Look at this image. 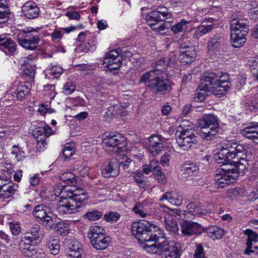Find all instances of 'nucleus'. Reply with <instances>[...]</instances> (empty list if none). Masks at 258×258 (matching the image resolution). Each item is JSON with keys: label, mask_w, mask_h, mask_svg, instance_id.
<instances>
[{"label": "nucleus", "mask_w": 258, "mask_h": 258, "mask_svg": "<svg viewBox=\"0 0 258 258\" xmlns=\"http://www.w3.org/2000/svg\"><path fill=\"white\" fill-rule=\"evenodd\" d=\"M243 135L258 144V122H252L243 130Z\"/></svg>", "instance_id": "5701e85b"}, {"label": "nucleus", "mask_w": 258, "mask_h": 258, "mask_svg": "<svg viewBox=\"0 0 258 258\" xmlns=\"http://www.w3.org/2000/svg\"><path fill=\"white\" fill-rule=\"evenodd\" d=\"M10 228L12 234L14 235H18L21 232V228L19 225L13 222L10 223Z\"/></svg>", "instance_id": "13d9d810"}, {"label": "nucleus", "mask_w": 258, "mask_h": 258, "mask_svg": "<svg viewBox=\"0 0 258 258\" xmlns=\"http://www.w3.org/2000/svg\"><path fill=\"white\" fill-rule=\"evenodd\" d=\"M247 30L231 31V43L234 47H239L243 45L246 41L245 36Z\"/></svg>", "instance_id": "412c9836"}, {"label": "nucleus", "mask_w": 258, "mask_h": 258, "mask_svg": "<svg viewBox=\"0 0 258 258\" xmlns=\"http://www.w3.org/2000/svg\"><path fill=\"white\" fill-rule=\"evenodd\" d=\"M67 198L74 203L77 204L79 208H82L86 205L88 197L85 191L82 188H78L75 190H71L67 194Z\"/></svg>", "instance_id": "ddd939ff"}, {"label": "nucleus", "mask_w": 258, "mask_h": 258, "mask_svg": "<svg viewBox=\"0 0 258 258\" xmlns=\"http://www.w3.org/2000/svg\"><path fill=\"white\" fill-rule=\"evenodd\" d=\"M75 154L73 148L70 146H66L62 150V156L64 160L69 159Z\"/></svg>", "instance_id": "6e6d98bb"}, {"label": "nucleus", "mask_w": 258, "mask_h": 258, "mask_svg": "<svg viewBox=\"0 0 258 258\" xmlns=\"http://www.w3.org/2000/svg\"><path fill=\"white\" fill-rule=\"evenodd\" d=\"M203 77L206 84L199 86L201 91H212L215 95L220 97L225 95L229 90L228 86H221L225 80L221 79V75L219 73L207 71L204 74Z\"/></svg>", "instance_id": "f03ea898"}, {"label": "nucleus", "mask_w": 258, "mask_h": 258, "mask_svg": "<svg viewBox=\"0 0 258 258\" xmlns=\"http://www.w3.org/2000/svg\"><path fill=\"white\" fill-rule=\"evenodd\" d=\"M159 12H154L153 11L146 17V21L151 28L157 24L159 22L164 21L159 16Z\"/></svg>", "instance_id": "f704fd0d"}, {"label": "nucleus", "mask_w": 258, "mask_h": 258, "mask_svg": "<svg viewBox=\"0 0 258 258\" xmlns=\"http://www.w3.org/2000/svg\"><path fill=\"white\" fill-rule=\"evenodd\" d=\"M105 220L108 222H116L120 218V215L118 213L111 212L104 215Z\"/></svg>", "instance_id": "8fccbe9b"}, {"label": "nucleus", "mask_w": 258, "mask_h": 258, "mask_svg": "<svg viewBox=\"0 0 258 258\" xmlns=\"http://www.w3.org/2000/svg\"><path fill=\"white\" fill-rule=\"evenodd\" d=\"M9 17V13L8 10H0V23L6 22Z\"/></svg>", "instance_id": "e2e57ef3"}, {"label": "nucleus", "mask_w": 258, "mask_h": 258, "mask_svg": "<svg viewBox=\"0 0 258 258\" xmlns=\"http://www.w3.org/2000/svg\"><path fill=\"white\" fill-rule=\"evenodd\" d=\"M244 233L248 237L247 240L253 242L257 241L258 238V234L256 232L253 231L252 230L247 229L244 231Z\"/></svg>", "instance_id": "5fc2aeb1"}, {"label": "nucleus", "mask_w": 258, "mask_h": 258, "mask_svg": "<svg viewBox=\"0 0 258 258\" xmlns=\"http://www.w3.org/2000/svg\"><path fill=\"white\" fill-rule=\"evenodd\" d=\"M206 231L208 235L213 239H220L225 234L223 229L216 226L210 227Z\"/></svg>", "instance_id": "473e14b6"}, {"label": "nucleus", "mask_w": 258, "mask_h": 258, "mask_svg": "<svg viewBox=\"0 0 258 258\" xmlns=\"http://www.w3.org/2000/svg\"><path fill=\"white\" fill-rule=\"evenodd\" d=\"M237 179V174H227L218 170L215 176L214 180L217 188H224L233 183Z\"/></svg>", "instance_id": "dca6fc26"}, {"label": "nucleus", "mask_w": 258, "mask_h": 258, "mask_svg": "<svg viewBox=\"0 0 258 258\" xmlns=\"http://www.w3.org/2000/svg\"><path fill=\"white\" fill-rule=\"evenodd\" d=\"M35 74V66H26L25 68L23 69L22 72V75L23 77L30 79H32L34 78Z\"/></svg>", "instance_id": "de8ad7c7"}, {"label": "nucleus", "mask_w": 258, "mask_h": 258, "mask_svg": "<svg viewBox=\"0 0 258 258\" xmlns=\"http://www.w3.org/2000/svg\"><path fill=\"white\" fill-rule=\"evenodd\" d=\"M61 201L60 203L62 204L56 205V210L60 214H70L76 213L81 209L77 205L74 203L73 201L70 200L67 197L61 196Z\"/></svg>", "instance_id": "4468645a"}, {"label": "nucleus", "mask_w": 258, "mask_h": 258, "mask_svg": "<svg viewBox=\"0 0 258 258\" xmlns=\"http://www.w3.org/2000/svg\"><path fill=\"white\" fill-rule=\"evenodd\" d=\"M37 243L31 239L30 235H25L21 237L19 243V247L23 254L26 256L30 257L36 253L35 246Z\"/></svg>", "instance_id": "9d476101"}, {"label": "nucleus", "mask_w": 258, "mask_h": 258, "mask_svg": "<svg viewBox=\"0 0 258 258\" xmlns=\"http://www.w3.org/2000/svg\"><path fill=\"white\" fill-rule=\"evenodd\" d=\"M19 44L27 50H34L38 45L40 37L34 29L20 30L17 34Z\"/></svg>", "instance_id": "39448f33"}, {"label": "nucleus", "mask_w": 258, "mask_h": 258, "mask_svg": "<svg viewBox=\"0 0 258 258\" xmlns=\"http://www.w3.org/2000/svg\"><path fill=\"white\" fill-rule=\"evenodd\" d=\"M214 158L216 162L222 164V165L227 163L228 162H230L232 160L222 148L214 155Z\"/></svg>", "instance_id": "c9c22d12"}, {"label": "nucleus", "mask_w": 258, "mask_h": 258, "mask_svg": "<svg viewBox=\"0 0 258 258\" xmlns=\"http://www.w3.org/2000/svg\"><path fill=\"white\" fill-rule=\"evenodd\" d=\"M28 92L29 89L27 86L20 85L18 87L16 91L13 92V96L14 97H16L17 100H21L25 97Z\"/></svg>", "instance_id": "a19ab883"}, {"label": "nucleus", "mask_w": 258, "mask_h": 258, "mask_svg": "<svg viewBox=\"0 0 258 258\" xmlns=\"http://www.w3.org/2000/svg\"><path fill=\"white\" fill-rule=\"evenodd\" d=\"M164 219L166 230L172 234H176L179 230L176 219L170 215H165Z\"/></svg>", "instance_id": "cd10ccee"}, {"label": "nucleus", "mask_w": 258, "mask_h": 258, "mask_svg": "<svg viewBox=\"0 0 258 258\" xmlns=\"http://www.w3.org/2000/svg\"><path fill=\"white\" fill-rule=\"evenodd\" d=\"M147 86L154 94L163 95L169 93L171 90V86L168 79L162 77H156L148 81Z\"/></svg>", "instance_id": "6e6552de"}, {"label": "nucleus", "mask_w": 258, "mask_h": 258, "mask_svg": "<svg viewBox=\"0 0 258 258\" xmlns=\"http://www.w3.org/2000/svg\"><path fill=\"white\" fill-rule=\"evenodd\" d=\"M124 141V138L119 133H110L103 140V143L106 146L112 148L118 147Z\"/></svg>", "instance_id": "aec40b11"}, {"label": "nucleus", "mask_w": 258, "mask_h": 258, "mask_svg": "<svg viewBox=\"0 0 258 258\" xmlns=\"http://www.w3.org/2000/svg\"><path fill=\"white\" fill-rule=\"evenodd\" d=\"M18 185L12 181H8L0 188V199L2 197H9L17 190Z\"/></svg>", "instance_id": "c85d7f7f"}, {"label": "nucleus", "mask_w": 258, "mask_h": 258, "mask_svg": "<svg viewBox=\"0 0 258 258\" xmlns=\"http://www.w3.org/2000/svg\"><path fill=\"white\" fill-rule=\"evenodd\" d=\"M188 22L183 19L181 21L174 25H173L171 29L175 34H178L179 32H183L187 29V24Z\"/></svg>", "instance_id": "79ce46f5"}, {"label": "nucleus", "mask_w": 258, "mask_h": 258, "mask_svg": "<svg viewBox=\"0 0 258 258\" xmlns=\"http://www.w3.org/2000/svg\"><path fill=\"white\" fill-rule=\"evenodd\" d=\"M197 133L191 128L184 129L175 133L176 142L183 150H188L193 145L198 144Z\"/></svg>", "instance_id": "423d86ee"}, {"label": "nucleus", "mask_w": 258, "mask_h": 258, "mask_svg": "<svg viewBox=\"0 0 258 258\" xmlns=\"http://www.w3.org/2000/svg\"><path fill=\"white\" fill-rule=\"evenodd\" d=\"M248 165V161L246 160L245 158L240 157L238 160L234 159V160H233L232 159L227 163L222 165V167L218 169V170L227 174H233V173H236L237 178L239 174L242 173L243 174L244 173Z\"/></svg>", "instance_id": "0eeeda50"}, {"label": "nucleus", "mask_w": 258, "mask_h": 258, "mask_svg": "<svg viewBox=\"0 0 258 258\" xmlns=\"http://www.w3.org/2000/svg\"><path fill=\"white\" fill-rule=\"evenodd\" d=\"M164 141V138L160 135H153L149 138L147 148L153 156L159 154L163 149Z\"/></svg>", "instance_id": "2eb2a0df"}, {"label": "nucleus", "mask_w": 258, "mask_h": 258, "mask_svg": "<svg viewBox=\"0 0 258 258\" xmlns=\"http://www.w3.org/2000/svg\"><path fill=\"white\" fill-rule=\"evenodd\" d=\"M54 228L58 234L62 236L67 235L70 231L69 225L63 221L57 222Z\"/></svg>", "instance_id": "4c0bfd02"}, {"label": "nucleus", "mask_w": 258, "mask_h": 258, "mask_svg": "<svg viewBox=\"0 0 258 258\" xmlns=\"http://www.w3.org/2000/svg\"><path fill=\"white\" fill-rule=\"evenodd\" d=\"M213 28V25H201L194 29L193 37L196 39H199L201 36L211 31Z\"/></svg>", "instance_id": "72a5a7b5"}, {"label": "nucleus", "mask_w": 258, "mask_h": 258, "mask_svg": "<svg viewBox=\"0 0 258 258\" xmlns=\"http://www.w3.org/2000/svg\"><path fill=\"white\" fill-rule=\"evenodd\" d=\"M204 91H201L199 87L195 93V100L197 102H202L205 100L206 93Z\"/></svg>", "instance_id": "4d7b16f0"}, {"label": "nucleus", "mask_w": 258, "mask_h": 258, "mask_svg": "<svg viewBox=\"0 0 258 258\" xmlns=\"http://www.w3.org/2000/svg\"><path fill=\"white\" fill-rule=\"evenodd\" d=\"M0 49H7L11 54L14 55L17 51V45L12 39L1 35Z\"/></svg>", "instance_id": "a878e982"}, {"label": "nucleus", "mask_w": 258, "mask_h": 258, "mask_svg": "<svg viewBox=\"0 0 258 258\" xmlns=\"http://www.w3.org/2000/svg\"><path fill=\"white\" fill-rule=\"evenodd\" d=\"M161 73V71L159 70H152L150 72H148L144 74L141 78V81L143 82H145L146 84H148V81L151 80L150 79L151 77L152 76L151 74H155L156 75H159Z\"/></svg>", "instance_id": "09e8293b"}, {"label": "nucleus", "mask_w": 258, "mask_h": 258, "mask_svg": "<svg viewBox=\"0 0 258 258\" xmlns=\"http://www.w3.org/2000/svg\"><path fill=\"white\" fill-rule=\"evenodd\" d=\"M120 163L116 159L104 162L101 168L102 175L106 177H114L119 173Z\"/></svg>", "instance_id": "9b49d317"}, {"label": "nucleus", "mask_w": 258, "mask_h": 258, "mask_svg": "<svg viewBox=\"0 0 258 258\" xmlns=\"http://www.w3.org/2000/svg\"><path fill=\"white\" fill-rule=\"evenodd\" d=\"M186 208L187 211H185V217L189 218V215H199L203 216L205 215L206 214L209 213L210 211L209 210H203L199 206L197 205L195 203L191 202L188 204Z\"/></svg>", "instance_id": "393cba45"}, {"label": "nucleus", "mask_w": 258, "mask_h": 258, "mask_svg": "<svg viewBox=\"0 0 258 258\" xmlns=\"http://www.w3.org/2000/svg\"><path fill=\"white\" fill-rule=\"evenodd\" d=\"M59 178L61 180L68 184L73 185L76 183L75 176L72 172H68L64 173L59 176Z\"/></svg>", "instance_id": "37998d69"}, {"label": "nucleus", "mask_w": 258, "mask_h": 258, "mask_svg": "<svg viewBox=\"0 0 258 258\" xmlns=\"http://www.w3.org/2000/svg\"><path fill=\"white\" fill-rule=\"evenodd\" d=\"M88 235L91 243L96 249H105L110 241V237L106 236L105 230L101 226H91Z\"/></svg>", "instance_id": "20e7f679"}, {"label": "nucleus", "mask_w": 258, "mask_h": 258, "mask_svg": "<svg viewBox=\"0 0 258 258\" xmlns=\"http://www.w3.org/2000/svg\"><path fill=\"white\" fill-rule=\"evenodd\" d=\"M183 174L187 176H196L199 173L198 167L194 164H185L182 167Z\"/></svg>", "instance_id": "e433bc0d"}, {"label": "nucleus", "mask_w": 258, "mask_h": 258, "mask_svg": "<svg viewBox=\"0 0 258 258\" xmlns=\"http://www.w3.org/2000/svg\"><path fill=\"white\" fill-rule=\"evenodd\" d=\"M59 241L58 239L50 238L47 242V246L53 255L58 253L60 250Z\"/></svg>", "instance_id": "ea45409f"}, {"label": "nucleus", "mask_w": 258, "mask_h": 258, "mask_svg": "<svg viewBox=\"0 0 258 258\" xmlns=\"http://www.w3.org/2000/svg\"><path fill=\"white\" fill-rule=\"evenodd\" d=\"M170 161V155L167 153H165L161 156V163L163 166H167L169 165Z\"/></svg>", "instance_id": "338daca9"}, {"label": "nucleus", "mask_w": 258, "mask_h": 258, "mask_svg": "<svg viewBox=\"0 0 258 258\" xmlns=\"http://www.w3.org/2000/svg\"><path fill=\"white\" fill-rule=\"evenodd\" d=\"M187 219L188 218L184 217L183 222L181 224V231L184 235L192 236L200 234L204 231L201 225L198 223L188 221Z\"/></svg>", "instance_id": "f8f14e48"}, {"label": "nucleus", "mask_w": 258, "mask_h": 258, "mask_svg": "<svg viewBox=\"0 0 258 258\" xmlns=\"http://www.w3.org/2000/svg\"><path fill=\"white\" fill-rule=\"evenodd\" d=\"M164 207L167 209L166 212L168 213L166 215L171 216L173 218L178 216L179 218L182 220L183 217H185V211H182L179 209H170L165 206Z\"/></svg>", "instance_id": "c03bdc74"}, {"label": "nucleus", "mask_w": 258, "mask_h": 258, "mask_svg": "<svg viewBox=\"0 0 258 258\" xmlns=\"http://www.w3.org/2000/svg\"><path fill=\"white\" fill-rule=\"evenodd\" d=\"M225 42L223 34L216 33L208 41L207 47L209 50H213L220 47Z\"/></svg>", "instance_id": "b1692460"}, {"label": "nucleus", "mask_w": 258, "mask_h": 258, "mask_svg": "<svg viewBox=\"0 0 258 258\" xmlns=\"http://www.w3.org/2000/svg\"><path fill=\"white\" fill-rule=\"evenodd\" d=\"M66 246L71 253L68 254V257L79 258L83 251L82 244L77 239L68 240L66 241Z\"/></svg>", "instance_id": "a211bd4d"}, {"label": "nucleus", "mask_w": 258, "mask_h": 258, "mask_svg": "<svg viewBox=\"0 0 258 258\" xmlns=\"http://www.w3.org/2000/svg\"><path fill=\"white\" fill-rule=\"evenodd\" d=\"M121 49L117 48L107 52L104 55L103 64H122L123 63L122 55H120Z\"/></svg>", "instance_id": "f3484780"}, {"label": "nucleus", "mask_w": 258, "mask_h": 258, "mask_svg": "<svg viewBox=\"0 0 258 258\" xmlns=\"http://www.w3.org/2000/svg\"><path fill=\"white\" fill-rule=\"evenodd\" d=\"M133 211L135 214L139 215L142 218L146 217L148 215V212L144 209L143 205L141 203H138L133 208Z\"/></svg>", "instance_id": "a18cd8bd"}, {"label": "nucleus", "mask_w": 258, "mask_h": 258, "mask_svg": "<svg viewBox=\"0 0 258 258\" xmlns=\"http://www.w3.org/2000/svg\"><path fill=\"white\" fill-rule=\"evenodd\" d=\"M196 56V51L195 47L190 45V46L184 50H181L179 58L182 59V63H190V59L194 58Z\"/></svg>", "instance_id": "bb28decb"}, {"label": "nucleus", "mask_w": 258, "mask_h": 258, "mask_svg": "<svg viewBox=\"0 0 258 258\" xmlns=\"http://www.w3.org/2000/svg\"><path fill=\"white\" fill-rule=\"evenodd\" d=\"M50 212V209L46 206L38 205L33 210V215L41 221L48 213Z\"/></svg>", "instance_id": "2f4dec72"}, {"label": "nucleus", "mask_w": 258, "mask_h": 258, "mask_svg": "<svg viewBox=\"0 0 258 258\" xmlns=\"http://www.w3.org/2000/svg\"><path fill=\"white\" fill-rule=\"evenodd\" d=\"M183 198L181 195L175 191H167L160 199V201H167L172 205L179 206L181 205Z\"/></svg>", "instance_id": "4be33fe9"}, {"label": "nucleus", "mask_w": 258, "mask_h": 258, "mask_svg": "<svg viewBox=\"0 0 258 258\" xmlns=\"http://www.w3.org/2000/svg\"><path fill=\"white\" fill-rule=\"evenodd\" d=\"M22 12L27 18L33 19L38 17L40 11L35 3L27 2L22 6Z\"/></svg>", "instance_id": "6ab92c4d"}, {"label": "nucleus", "mask_w": 258, "mask_h": 258, "mask_svg": "<svg viewBox=\"0 0 258 258\" xmlns=\"http://www.w3.org/2000/svg\"><path fill=\"white\" fill-rule=\"evenodd\" d=\"M248 21L243 17H240L237 20H231L230 23L231 31H241L246 29Z\"/></svg>", "instance_id": "c756f323"}, {"label": "nucleus", "mask_w": 258, "mask_h": 258, "mask_svg": "<svg viewBox=\"0 0 258 258\" xmlns=\"http://www.w3.org/2000/svg\"><path fill=\"white\" fill-rule=\"evenodd\" d=\"M198 126L205 129L200 133L204 140L210 141L217 134L219 130L218 118L213 114H204L198 120Z\"/></svg>", "instance_id": "7ed1b4c3"}, {"label": "nucleus", "mask_w": 258, "mask_h": 258, "mask_svg": "<svg viewBox=\"0 0 258 258\" xmlns=\"http://www.w3.org/2000/svg\"><path fill=\"white\" fill-rule=\"evenodd\" d=\"M132 228L133 235L147 251L162 255V258H180V244L166 240L162 230L158 227L139 220L133 222Z\"/></svg>", "instance_id": "f257e3e1"}, {"label": "nucleus", "mask_w": 258, "mask_h": 258, "mask_svg": "<svg viewBox=\"0 0 258 258\" xmlns=\"http://www.w3.org/2000/svg\"><path fill=\"white\" fill-rule=\"evenodd\" d=\"M76 86L72 82L65 84L63 87V93L66 95H70L75 91Z\"/></svg>", "instance_id": "864d4df0"}, {"label": "nucleus", "mask_w": 258, "mask_h": 258, "mask_svg": "<svg viewBox=\"0 0 258 258\" xmlns=\"http://www.w3.org/2000/svg\"><path fill=\"white\" fill-rule=\"evenodd\" d=\"M167 28V25L165 23H163L160 25H158L157 24L154 26L153 27H152V29L153 31H155L158 33H161V32L163 31L164 30Z\"/></svg>", "instance_id": "0e129e2a"}, {"label": "nucleus", "mask_w": 258, "mask_h": 258, "mask_svg": "<svg viewBox=\"0 0 258 258\" xmlns=\"http://www.w3.org/2000/svg\"><path fill=\"white\" fill-rule=\"evenodd\" d=\"M56 218L50 212L41 221V224L46 229H50L54 225Z\"/></svg>", "instance_id": "58836bf2"}, {"label": "nucleus", "mask_w": 258, "mask_h": 258, "mask_svg": "<svg viewBox=\"0 0 258 258\" xmlns=\"http://www.w3.org/2000/svg\"><path fill=\"white\" fill-rule=\"evenodd\" d=\"M102 213L97 210L87 212L83 216L89 220L95 221L99 219L102 216Z\"/></svg>", "instance_id": "49530a36"}, {"label": "nucleus", "mask_w": 258, "mask_h": 258, "mask_svg": "<svg viewBox=\"0 0 258 258\" xmlns=\"http://www.w3.org/2000/svg\"><path fill=\"white\" fill-rule=\"evenodd\" d=\"M44 91L48 92V94L52 97L54 98L56 93L55 92V86L52 84H47L44 86Z\"/></svg>", "instance_id": "052dcab7"}, {"label": "nucleus", "mask_w": 258, "mask_h": 258, "mask_svg": "<svg viewBox=\"0 0 258 258\" xmlns=\"http://www.w3.org/2000/svg\"><path fill=\"white\" fill-rule=\"evenodd\" d=\"M45 138L44 136L40 137V138L36 139V141L37 143V148L40 151H43L45 148V145H46V142L45 141Z\"/></svg>", "instance_id": "680f3d73"}, {"label": "nucleus", "mask_w": 258, "mask_h": 258, "mask_svg": "<svg viewBox=\"0 0 258 258\" xmlns=\"http://www.w3.org/2000/svg\"><path fill=\"white\" fill-rule=\"evenodd\" d=\"M91 43L93 44V45L91 46L90 47H87L86 46H85V43H80L77 48L75 49L76 51H83L84 52H87L88 51L92 52L95 50V43L92 41Z\"/></svg>", "instance_id": "603ef678"}, {"label": "nucleus", "mask_w": 258, "mask_h": 258, "mask_svg": "<svg viewBox=\"0 0 258 258\" xmlns=\"http://www.w3.org/2000/svg\"><path fill=\"white\" fill-rule=\"evenodd\" d=\"M225 153L231 158V159H239L240 154L243 153L242 155L245 158V147L243 145L239 144L235 142L228 141L221 148Z\"/></svg>", "instance_id": "1a4fd4ad"}, {"label": "nucleus", "mask_w": 258, "mask_h": 258, "mask_svg": "<svg viewBox=\"0 0 258 258\" xmlns=\"http://www.w3.org/2000/svg\"><path fill=\"white\" fill-rule=\"evenodd\" d=\"M253 242V241L247 240L246 242V248H245L244 252L245 254L249 255L251 253H253L254 252V250L252 249Z\"/></svg>", "instance_id": "69168bd1"}, {"label": "nucleus", "mask_w": 258, "mask_h": 258, "mask_svg": "<svg viewBox=\"0 0 258 258\" xmlns=\"http://www.w3.org/2000/svg\"><path fill=\"white\" fill-rule=\"evenodd\" d=\"M194 258H205L204 248L201 245H198L194 254Z\"/></svg>", "instance_id": "bf43d9fd"}, {"label": "nucleus", "mask_w": 258, "mask_h": 258, "mask_svg": "<svg viewBox=\"0 0 258 258\" xmlns=\"http://www.w3.org/2000/svg\"><path fill=\"white\" fill-rule=\"evenodd\" d=\"M66 16L68 17L70 19L79 20L80 19V14L75 11L68 12L66 13Z\"/></svg>", "instance_id": "774afa93"}, {"label": "nucleus", "mask_w": 258, "mask_h": 258, "mask_svg": "<svg viewBox=\"0 0 258 258\" xmlns=\"http://www.w3.org/2000/svg\"><path fill=\"white\" fill-rule=\"evenodd\" d=\"M25 235H30L31 239H32L37 243L40 242L42 235L40 226L38 224L33 225L29 231L27 232Z\"/></svg>", "instance_id": "7c9ffc66"}, {"label": "nucleus", "mask_w": 258, "mask_h": 258, "mask_svg": "<svg viewBox=\"0 0 258 258\" xmlns=\"http://www.w3.org/2000/svg\"><path fill=\"white\" fill-rule=\"evenodd\" d=\"M63 69L60 66H52L49 69V74L55 78H58L62 73Z\"/></svg>", "instance_id": "3c124183"}]
</instances>
